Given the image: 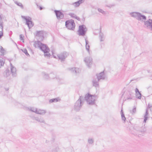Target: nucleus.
Listing matches in <instances>:
<instances>
[{"instance_id":"nucleus-1","label":"nucleus","mask_w":152,"mask_h":152,"mask_svg":"<svg viewBox=\"0 0 152 152\" xmlns=\"http://www.w3.org/2000/svg\"><path fill=\"white\" fill-rule=\"evenodd\" d=\"M97 98V95H91L89 93L86 94L84 97L80 96L78 99L75 103L73 109L76 111H79L83 105L85 100L88 104L91 105H94L95 104V101Z\"/></svg>"},{"instance_id":"nucleus-2","label":"nucleus","mask_w":152,"mask_h":152,"mask_svg":"<svg viewBox=\"0 0 152 152\" xmlns=\"http://www.w3.org/2000/svg\"><path fill=\"white\" fill-rule=\"evenodd\" d=\"M130 15L132 17L136 18L138 20H146V17L145 16L138 12H131L130 13Z\"/></svg>"},{"instance_id":"nucleus-3","label":"nucleus","mask_w":152,"mask_h":152,"mask_svg":"<svg viewBox=\"0 0 152 152\" xmlns=\"http://www.w3.org/2000/svg\"><path fill=\"white\" fill-rule=\"evenodd\" d=\"M87 31V28L84 25H80L78 30V34L80 36H84Z\"/></svg>"},{"instance_id":"nucleus-4","label":"nucleus","mask_w":152,"mask_h":152,"mask_svg":"<svg viewBox=\"0 0 152 152\" xmlns=\"http://www.w3.org/2000/svg\"><path fill=\"white\" fill-rule=\"evenodd\" d=\"M22 19H24L26 21V24L27 25L30 29L34 26V23L31 20V18L28 16H21Z\"/></svg>"},{"instance_id":"nucleus-5","label":"nucleus","mask_w":152,"mask_h":152,"mask_svg":"<svg viewBox=\"0 0 152 152\" xmlns=\"http://www.w3.org/2000/svg\"><path fill=\"white\" fill-rule=\"evenodd\" d=\"M65 26L68 29L74 30L75 27V24L73 20H68L65 22Z\"/></svg>"},{"instance_id":"nucleus-6","label":"nucleus","mask_w":152,"mask_h":152,"mask_svg":"<svg viewBox=\"0 0 152 152\" xmlns=\"http://www.w3.org/2000/svg\"><path fill=\"white\" fill-rule=\"evenodd\" d=\"M39 48L43 52H46L49 49L47 45L43 44L39 41Z\"/></svg>"},{"instance_id":"nucleus-7","label":"nucleus","mask_w":152,"mask_h":152,"mask_svg":"<svg viewBox=\"0 0 152 152\" xmlns=\"http://www.w3.org/2000/svg\"><path fill=\"white\" fill-rule=\"evenodd\" d=\"M68 55V53L66 52H64L57 55V56L58 59L61 60V61H63L65 60L66 58L67 57Z\"/></svg>"},{"instance_id":"nucleus-8","label":"nucleus","mask_w":152,"mask_h":152,"mask_svg":"<svg viewBox=\"0 0 152 152\" xmlns=\"http://www.w3.org/2000/svg\"><path fill=\"white\" fill-rule=\"evenodd\" d=\"M144 27L152 30V20L148 19L144 22Z\"/></svg>"},{"instance_id":"nucleus-9","label":"nucleus","mask_w":152,"mask_h":152,"mask_svg":"<svg viewBox=\"0 0 152 152\" xmlns=\"http://www.w3.org/2000/svg\"><path fill=\"white\" fill-rule=\"evenodd\" d=\"M46 34V32L45 31H39V41L40 42L42 41Z\"/></svg>"},{"instance_id":"nucleus-10","label":"nucleus","mask_w":152,"mask_h":152,"mask_svg":"<svg viewBox=\"0 0 152 152\" xmlns=\"http://www.w3.org/2000/svg\"><path fill=\"white\" fill-rule=\"evenodd\" d=\"M54 12L58 19H61L64 18V15L60 10H54Z\"/></svg>"},{"instance_id":"nucleus-11","label":"nucleus","mask_w":152,"mask_h":152,"mask_svg":"<svg viewBox=\"0 0 152 152\" xmlns=\"http://www.w3.org/2000/svg\"><path fill=\"white\" fill-rule=\"evenodd\" d=\"M84 61L85 62L88 67L90 68L92 64V59L89 57H87L85 58Z\"/></svg>"},{"instance_id":"nucleus-12","label":"nucleus","mask_w":152,"mask_h":152,"mask_svg":"<svg viewBox=\"0 0 152 152\" xmlns=\"http://www.w3.org/2000/svg\"><path fill=\"white\" fill-rule=\"evenodd\" d=\"M25 109L27 111H31V112L35 113L37 115L38 114V111L37 108L34 107H26Z\"/></svg>"},{"instance_id":"nucleus-13","label":"nucleus","mask_w":152,"mask_h":152,"mask_svg":"<svg viewBox=\"0 0 152 152\" xmlns=\"http://www.w3.org/2000/svg\"><path fill=\"white\" fill-rule=\"evenodd\" d=\"M96 76L97 79H98V80L100 81L101 80H104L105 79V75L103 71L96 74Z\"/></svg>"},{"instance_id":"nucleus-14","label":"nucleus","mask_w":152,"mask_h":152,"mask_svg":"<svg viewBox=\"0 0 152 152\" xmlns=\"http://www.w3.org/2000/svg\"><path fill=\"white\" fill-rule=\"evenodd\" d=\"M42 74L44 78L46 79H48L49 78L53 79L55 77V75L53 73H50V77L48 74H46L45 72H42Z\"/></svg>"},{"instance_id":"nucleus-15","label":"nucleus","mask_w":152,"mask_h":152,"mask_svg":"<svg viewBox=\"0 0 152 152\" xmlns=\"http://www.w3.org/2000/svg\"><path fill=\"white\" fill-rule=\"evenodd\" d=\"M11 72L12 76L13 77H15L16 76V69L12 65L11 63H10Z\"/></svg>"},{"instance_id":"nucleus-16","label":"nucleus","mask_w":152,"mask_h":152,"mask_svg":"<svg viewBox=\"0 0 152 152\" xmlns=\"http://www.w3.org/2000/svg\"><path fill=\"white\" fill-rule=\"evenodd\" d=\"M38 35V31H36V35L35 36V39L34 41V46L36 48L38 47V39L37 35Z\"/></svg>"},{"instance_id":"nucleus-17","label":"nucleus","mask_w":152,"mask_h":152,"mask_svg":"<svg viewBox=\"0 0 152 152\" xmlns=\"http://www.w3.org/2000/svg\"><path fill=\"white\" fill-rule=\"evenodd\" d=\"M69 70L71 71L72 73H75L76 75L79 73L80 71L79 69L75 67L69 69Z\"/></svg>"},{"instance_id":"nucleus-18","label":"nucleus","mask_w":152,"mask_h":152,"mask_svg":"<svg viewBox=\"0 0 152 152\" xmlns=\"http://www.w3.org/2000/svg\"><path fill=\"white\" fill-rule=\"evenodd\" d=\"M84 1V0H79L77 2L70 4L74 5L75 7H77L79 6L80 4L83 3Z\"/></svg>"},{"instance_id":"nucleus-19","label":"nucleus","mask_w":152,"mask_h":152,"mask_svg":"<svg viewBox=\"0 0 152 152\" xmlns=\"http://www.w3.org/2000/svg\"><path fill=\"white\" fill-rule=\"evenodd\" d=\"M98 79H94L92 80V83L93 84V86L96 87H99V80H98Z\"/></svg>"},{"instance_id":"nucleus-20","label":"nucleus","mask_w":152,"mask_h":152,"mask_svg":"<svg viewBox=\"0 0 152 152\" xmlns=\"http://www.w3.org/2000/svg\"><path fill=\"white\" fill-rule=\"evenodd\" d=\"M148 108H147L146 110V112L144 116V122L145 123L146 122V121L147 120L148 118Z\"/></svg>"},{"instance_id":"nucleus-21","label":"nucleus","mask_w":152,"mask_h":152,"mask_svg":"<svg viewBox=\"0 0 152 152\" xmlns=\"http://www.w3.org/2000/svg\"><path fill=\"white\" fill-rule=\"evenodd\" d=\"M99 38L100 42L103 41L105 39V37L104 35V34L101 32L99 34Z\"/></svg>"},{"instance_id":"nucleus-22","label":"nucleus","mask_w":152,"mask_h":152,"mask_svg":"<svg viewBox=\"0 0 152 152\" xmlns=\"http://www.w3.org/2000/svg\"><path fill=\"white\" fill-rule=\"evenodd\" d=\"M50 51V50L49 49H48V50L47 51H46V52H45V51L43 52L44 53V56L45 57L47 58H49L51 56V55L49 52Z\"/></svg>"},{"instance_id":"nucleus-23","label":"nucleus","mask_w":152,"mask_h":152,"mask_svg":"<svg viewBox=\"0 0 152 152\" xmlns=\"http://www.w3.org/2000/svg\"><path fill=\"white\" fill-rule=\"evenodd\" d=\"M1 15H0V28L2 30H3V20Z\"/></svg>"},{"instance_id":"nucleus-24","label":"nucleus","mask_w":152,"mask_h":152,"mask_svg":"<svg viewBox=\"0 0 152 152\" xmlns=\"http://www.w3.org/2000/svg\"><path fill=\"white\" fill-rule=\"evenodd\" d=\"M121 117L123 121H125L126 120V118H125L124 113L123 111V109L122 108V109L121 110Z\"/></svg>"},{"instance_id":"nucleus-25","label":"nucleus","mask_w":152,"mask_h":152,"mask_svg":"<svg viewBox=\"0 0 152 152\" xmlns=\"http://www.w3.org/2000/svg\"><path fill=\"white\" fill-rule=\"evenodd\" d=\"M85 40L86 42V50L88 51H89V49L90 46L88 44V42L86 39L85 38Z\"/></svg>"},{"instance_id":"nucleus-26","label":"nucleus","mask_w":152,"mask_h":152,"mask_svg":"<svg viewBox=\"0 0 152 152\" xmlns=\"http://www.w3.org/2000/svg\"><path fill=\"white\" fill-rule=\"evenodd\" d=\"M5 53V50L2 46L0 47V56L3 55Z\"/></svg>"},{"instance_id":"nucleus-27","label":"nucleus","mask_w":152,"mask_h":152,"mask_svg":"<svg viewBox=\"0 0 152 152\" xmlns=\"http://www.w3.org/2000/svg\"><path fill=\"white\" fill-rule=\"evenodd\" d=\"M138 131L141 132H145L146 131V128L145 127H142L140 129H139Z\"/></svg>"},{"instance_id":"nucleus-28","label":"nucleus","mask_w":152,"mask_h":152,"mask_svg":"<svg viewBox=\"0 0 152 152\" xmlns=\"http://www.w3.org/2000/svg\"><path fill=\"white\" fill-rule=\"evenodd\" d=\"M46 113V111L45 110L39 109V114L43 115Z\"/></svg>"},{"instance_id":"nucleus-29","label":"nucleus","mask_w":152,"mask_h":152,"mask_svg":"<svg viewBox=\"0 0 152 152\" xmlns=\"http://www.w3.org/2000/svg\"><path fill=\"white\" fill-rule=\"evenodd\" d=\"M135 94L136 98L139 99H141L142 95L140 92H138V93H136Z\"/></svg>"},{"instance_id":"nucleus-30","label":"nucleus","mask_w":152,"mask_h":152,"mask_svg":"<svg viewBox=\"0 0 152 152\" xmlns=\"http://www.w3.org/2000/svg\"><path fill=\"white\" fill-rule=\"evenodd\" d=\"M4 61L2 59L0 58V68L1 66H4Z\"/></svg>"},{"instance_id":"nucleus-31","label":"nucleus","mask_w":152,"mask_h":152,"mask_svg":"<svg viewBox=\"0 0 152 152\" xmlns=\"http://www.w3.org/2000/svg\"><path fill=\"white\" fill-rule=\"evenodd\" d=\"M130 111L132 114H135L136 112V107H134L133 108L132 110H130Z\"/></svg>"},{"instance_id":"nucleus-32","label":"nucleus","mask_w":152,"mask_h":152,"mask_svg":"<svg viewBox=\"0 0 152 152\" xmlns=\"http://www.w3.org/2000/svg\"><path fill=\"white\" fill-rule=\"evenodd\" d=\"M22 51L25 53L26 55L28 56H29L30 55L28 53L26 49H24L22 50Z\"/></svg>"},{"instance_id":"nucleus-33","label":"nucleus","mask_w":152,"mask_h":152,"mask_svg":"<svg viewBox=\"0 0 152 152\" xmlns=\"http://www.w3.org/2000/svg\"><path fill=\"white\" fill-rule=\"evenodd\" d=\"M58 101V99L57 98H54L50 99L49 100V102L50 103L56 102Z\"/></svg>"},{"instance_id":"nucleus-34","label":"nucleus","mask_w":152,"mask_h":152,"mask_svg":"<svg viewBox=\"0 0 152 152\" xmlns=\"http://www.w3.org/2000/svg\"><path fill=\"white\" fill-rule=\"evenodd\" d=\"M15 2L17 5L20 7L21 8L23 7V5L21 3L18 2L17 1H15Z\"/></svg>"},{"instance_id":"nucleus-35","label":"nucleus","mask_w":152,"mask_h":152,"mask_svg":"<svg viewBox=\"0 0 152 152\" xmlns=\"http://www.w3.org/2000/svg\"><path fill=\"white\" fill-rule=\"evenodd\" d=\"M88 142L90 144H92L94 142V140L93 139L89 138L88 140Z\"/></svg>"},{"instance_id":"nucleus-36","label":"nucleus","mask_w":152,"mask_h":152,"mask_svg":"<svg viewBox=\"0 0 152 152\" xmlns=\"http://www.w3.org/2000/svg\"><path fill=\"white\" fill-rule=\"evenodd\" d=\"M68 15H70L72 18H74L75 16H76V15L75 14L72 13H69Z\"/></svg>"},{"instance_id":"nucleus-37","label":"nucleus","mask_w":152,"mask_h":152,"mask_svg":"<svg viewBox=\"0 0 152 152\" xmlns=\"http://www.w3.org/2000/svg\"><path fill=\"white\" fill-rule=\"evenodd\" d=\"M98 11L99 12H101L103 14H105V12H104L103 10H102L101 9H100V8L98 9Z\"/></svg>"},{"instance_id":"nucleus-38","label":"nucleus","mask_w":152,"mask_h":152,"mask_svg":"<svg viewBox=\"0 0 152 152\" xmlns=\"http://www.w3.org/2000/svg\"><path fill=\"white\" fill-rule=\"evenodd\" d=\"M23 37H24L23 36L22 34H20V39L22 41V42H24V39H23Z\"/></svg>"},{"instance_id":"nucleus-39","label":"nucleus","mask_w":152,"mask_h":152,"mask_svg":"<svg viewBox=\"0 0 152 152\" xmlns=\"http://www.w3.org/2000/svg\"><path fill=\"white\" fill-rule=\"evenodd\" d=\"M31 117L33 119L37 121H38V118L37 117H35L34 116H32Z\"/></svg>"},{"instance_id":"nucleus-40","label":"nucleus","mask_w":152,"mask_h":152,"mask_svg":"<svg viewBox=\"0 0 152 152\" xmlns=\"http://www.w3.org/2000/svg\"><path fill=\"white\" fill-rule=\"evenodd\" d=\"M3 36V33L2 31H0V39Z\"/></svg>"},{"instance_id":"nucleus-41","label":"nucleus","mask_w":152,"mask_h":152,"mask_svg":"<svg viewBox=\"0 0 152 152\" xmlns=\"http://www.w3.org/2000/svg\"><path fill=\"white\" fill-rule=\"evenodd\" d=\"M74 18H75V19H76L77 20H78L79 21L80 20V18L79 17L77 16L76 15L75 16V17Z\"/></svg>"},{"instance_id":"nucleus-42","label":"nucleus","mask_w":152,"mask_h":152,"mask_svg":"<svg viewBox=\"0 0 152 152\" xmlns=\"http://www.w3.org/2000/svg\"><path fill=\"white\" fill-rule=\"evenodd\" d=\"M39 122L43 123L44 122V120L42 119H39Z\"/></svg>"},{"instance_id":"nucleus-43","label":"nucleus","mask_w":152,"mask_h":152,"mask_svg":"<svg viewBox=\"0 0 152 152\" xmlns=\"http://www.w3.org/2000/svg\"><path fill=\"white\" fill-rule=\"evenodd\" d=\"M151 107H152V105L148 104V108H148H148H150Z\"/></svg>"},{"instance_id":"nucleus-44","label":"nucleus","mask_w":152,"mask_h":152,"mask_svg":"<svg viewBox=\"0 0 152 152\" xmlns=\"http://www.w3.org/2000/svg\"><path fill=\"white\" fill-rule=\"evenodd\" d=\"M114 6V5L112 4V5H106V6L109 7L110 8L111 7H113Z\"/></svg>"},{"instance_id":"nucleus-45","label":"nucleus","mask_w":152,"mask_h":152,"mask_svg":"<svg viewBox=\"0 0 152 152\" xmlns=\"http://www.w3.org/2000/svg\"><path fill=\"white\" fill-rule=\"evenodd\" d=\"M135 93H138V92H140L139 91V90L138 89V88H136V89H135Z\"/></svg>"},{"instance_id":"nucleus-46","label":"nucleus","mask_w":152,"mask_h":152,"mask_svg":"<svg viewBox=\"0 0 152 152\" xmlns=\"http://www.w3.org/2000/svg\"><path fill=\"white\" fill-rule=\"evenodd\" d=\"M44 8H45L44 7H41V6L39 7V9L40 10H42Z\"/></svg>"},{"instance_id":"nucleus-47","label":"nucleus","mask_w":152,"mask_h":152,"mask_svg":"<svg viewBox=\"0 0 152 152\" xmlns=\"http://www.w3.org/2000/svg\"><path fill=\"white\" fill-rule=\"evenodd\" d=\"M53 56L54 58H56V56H54L53 55Z\"/></svg>"},{"instance_id":"nucleus-48","label":"nucleus","mask_w":152,"mask_h":152,"mask_svg":"<svg viewBox=\"0 0 152 152\" xmlns=\"http://www.w3.org/2000/svg\"><path fill=\"white\" fill-rule=\"evenodd\" d=\"M36 4L37 5V6H38V4L37 3H36Z\"/></svg>"},{"instance_id":"nucleus-49","label":"nucleus","mask_w":152,"mask_h":152,"mask_svg":"<svg viewBox=\"0 0 152 152\" xmlns=\"http://www.w3.org/2000/svg\"><path fill=\"white\" fill-rule=\"evenodd\" d=\"M132 99V98H128L127 99Z\"/></svg>"},{"instance_id":"nucleus-50","label":"nucleus","mask_w":152,"mask_h":152,"mask_svg":"<svg viewBox=\"0 0 152 152\" xmlns=\"http://www.w3.org/2000/svg\"><path fill=\"white\" fill-rule=\"evenodd\" d=\"M56 149H57V148H56ZM56 151H57V149L56 150Z\"/></svg>"}]
</instances>
